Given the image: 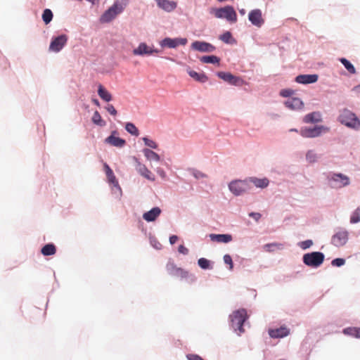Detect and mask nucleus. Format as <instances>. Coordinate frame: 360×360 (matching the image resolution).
<instances>
[{"label":"nucleus","mask_w":360,"mask_h":360,"mask_svg":"<svg viewBox=\"0 0 360 360\" xmlns=\"http://www.w3.org/2000/svg\"><path fill=\"white\" fill-rule=\"evenodd\" d=\"M166 270L170 276L179 278L181 280H186L190 283L196 281L195 275L183 268L177 266L173 261H169L167 263Z\"/></svg>","instance_id":"obj_1"},{"label":"nucleus","mask_w":360,"mask_h":360,"mask_svg":"<svg viewBox=\"0 0 360 360\" xmlns=\"http://www.w3.org/2000/svg\"><path fill=\"white\" fill-rule=\"evenodd\" d=\"M248 319L247 311L245 309H240L233 311L229 316L231 326L238 335L245 332L243 328L244 322Z\"/></svg>","instance_id":"obj_2"},{"label":"nucleus","mask_w":360,"mask_h":360,"mask_svg":"<svg viewBox=\"0 0 360 360\" xmlns=\"http://www.w3.org/2000/svg\"><path fill=\"white\" fill-rule=\"evenodd\" d=\"M338 120L342 124L349 128L358 129L360 127L359 120L355 114L347 109L341 111Z\"/></svg>","instance_id":"obj_3"},{"label":"nucleus","mask_w":360,"mask_h":360,"mask_svg":"<svg viewBox=\"0 0 360 360\" xmlns=\"http://www.w3.org/2000/svg\"><path fill=\"white\" fill-rule=\"evenodd\" d=\"M210 13H213L218 18H226L231 22H235L237 20V15L232 7L226 6L220 8H211Z\"/></svg>","instance_id":"obj_4"},{"label":"nucleus","mask_w":360,"mask_h":360,"mask_svg":"<svg viewBox=\"0 0 360 360\" xmlns=\"http://www.w3.org/2000/svg\"><path fill=\"white\" fill-rule=\"evenodd\" d=\"M325 256L321 252H312L303 255V262L308 266L316 268L324 261Z\"/></svg>","instance_id":"obj_5"},{"label":"nucleus","mask_w":360,"mask_h":360,"mask_svg":"<svg viewBox=\"0 0 360 360\" xmlns=\"http://www.w3.org/2000/svg\"><path fill=\"white\" fill-rule=\"evenodd\" d=\"M125 4L116 2L112 6L109 8L101 16L100 21L102 23L109 22L114 19L118 14L122 12Z\"/></svg>","instance_id":"obj_6"},{"label":"nucleus","mask_w":360,"mask_h":360,"mask_svg":"<svg viewBox=\"0 0 360 360\" xmlns=\"http://www.w3.org/2000/svg\"><path fill=\"white\" fill-rule=\"evenodd\" d=\"M229 190L236 195H240L249 191L251 188L248 179L245 180H235L229 185Z\"/></svg>","instance_id":"obj_7"},{"label":"nucleus","mask_w":360,"mask_h":360,"mask_svg":"<svg viewBox=\"0 0 360 360\" xmlns=\"http://www.w3.org/2000/svg\"><path fill=\"white\" fill-rule=\"evenodd\" d=\"M328 131H329V128L324 126L305 127L300 129V134L304 138H315Z\"/></svg>","instance_id":"obj_8"},{"label":"nucleus","mask_w":360,"mask_h":360,"mask_svg":"<svg viewBox=\"0 0 360 360\" xmlns=\"http://www.w3.org/2000/svg\"><path fill=\"white\" fill-rule=\"evenodd\" d=\"M349 232L345 229L340 228L332 236L331 243L336 247L345 245L348 241Z\"/></svg>","instance_id":"obj_9"},{"label":"nucleus","mask_w":360,"mask_h":360,"mask_svg":"<svg viewBox=\"0 0 360 360\" xmlns=\"http://www.w3.org/2000/svg\"><path fill=\"white\" fill-rule=\"evenodd\" d=\"M160 44L162 47H168L170 49H174L179 45H186L187 44V39L186 38L172 39L169 37H166L164 39H162Z\"/></svg>","instance_id":"obj_10"},{"label":"nucleus","mask_w":360,"mask_h":360,"mask_svg":"<svg viewBox=\"0 0 360 360\" xmlns=\"http://www.w3.org/2000/svg\"><path fill=\"white\" fill-rule=\"evenodd\" d=\"M159 53L158 49L148 46L146 43H140L137 48L133 50L134 56L153 55Z\"/></svg>","instance_id":"obj_11"},{"label":"nucleus","mask_w":360,"mask_h":360,"mask_svg":"<svg viewBox=\"0 0 360 360\" xmlns=\"http://www.w3.org/2000/svg\"><path fill=\"white\" fill-rule=\"evenodd\" d=\"M248 19L251 23L257 27H261L264 23V19L259 9L252 10L249 13Z\"/></svg>","instance_id":"obj_12"},{"label":"nucleus","mask_w":360,"mask_h":360,"mask_svg":"<svg viewBox=\"0 0 360 360\" xmlns=\"http://www.w3.org/2000/svg\"><path fill=\"white\" fill-rule=\"evenodd\" d=\"M330 182L332 186L342 188L349 184V179L342 174H334L330 178Z\"/></svg>","instance_id":"obj_13"},{"label":"nucleus","mask_w":360,"mask_h":360,"mask_svg":"<svg viewBox=\"0 0 360 360\" xmlns=\"http://www.w3.org/2000/svg\"><path fill=\"white\" fill-rule=\"evenodd\" d=\"M217 76L224 81L233 85L240 86L243 83L241 78L234 76L230 72H219Z\"/></svg>","instance_id":"obj_14"},{"label":"nucleus","mask_w":360,"mask_h":360,"mask_svg":"<svg viewBox=\"0 0 360 360\" xmlns=\"http://www.w3.org/2000/svg\"><path fill=\"white\" fill-rule=\"evenodd\" d=\"M68 40L65 34L60 35L52 40L50 44V49L55 52H58L65 46Z\"/></svg>","instance_id":"obj_15"},{"label":"nucleus","mask_w":360,"mask_h":360,"mask_svg":"<svg viewBox=\"0 0 360 360\" xmlns=\"http://www.w3.org/2000/svg\"><path fill=\"white\" fill-rule=\"evenodd\" d=\"M193 49L201 52H212L215 50V47L210 43L205 41H195L192 43Z\"/></svg>","instance_id":"obj_16"},{"label":"nucleus","mask_w":360,"mask_h":360,"mask_svg":"<svg viewBox=\"0 0 360 360\" xmlns=\"http://www.w3.org/2000/svg\"><path fill=\"white\" fill-rule=\"evenodd\" d=\"M136 171L144 178L148 180L154 181L155 178V176L152 174V172L146 167V166L138 160H136Z\"/></svg>","instance_id":"obj_17"},{"label":"nucleus","mask_w":360,"mask_h":360,"mask_svg":"<svg viewBox=\"0 0 360 360\" xmlns=\"http://www.w3.org/2000/svg\"><path fill=\"white\" fill-rule=\"evenodd\" d=\"M115 134H116V131H112L111 135L105 139V142L106 143H108V144L115 146V147H118V148L123 147L126 143L125 140L122 139L120 137L115 136Z\"/></svg>","instance_id":"obj_18"},{"label":"nucleus","mask_w":360,"mask_h":360,"mask_svg":"<svg viewBox=\"0 0 360 360\" xmlns=\"http://www.w3.org/2000/svg\"><path fill=\"white\" fill-rule=\"evenodd\" d=\"M318 80L317 75H300L296 77L295 81L300 84H312Z\"/></svg>","instance_id":"obj_19"},{"label":"nucleus","mask_w":360,"mask_h":360,"mask_svg":"<svg viewBox=\"0 0 360 360\" xmlns=\"http://www.w3.org/2000/svg\"><path fill=\"white\" fill-rule=\"evenodd\" d=\"M290 331L286 327H280L276 329H270L269 334L273 338H281L287 336Z\"/></svg>","instance_id":"obj_20"},{"label":"nucleus","mask_w":360,"mask_h":360,"mask_svg":"<svg viewBox=\"0 0 360 360\" xmlns=\"http://www.w3.org/2000/svg\"><path fill=\"white\" fill-rule=\"evenodd\" d=\"M161 210L158 207H153L152 210H150L148 212H145L143 214V218L146 221H154L160 214Z\"/></svg>","instance_id":"obj_21"},{"label":"nucleus","mask_w":360,"mask_h":360,"mask_svg":"<svg viewBox=\"0 0 360 360\" xmlns=\"http://www.w3.org/2000/svg\"><path fill=\"white\" fill-rule=\"evenodd\" d=\"M211 240L217 243H228L233 239L232 236L230 234H214L210 235Z\"/></svg>","instance_id":"obj_22"},{"label":"nucleus","mask_w":360,"mask_h":360,"mask_svg":"<svg viewBox=\"0 0 360 360\" xmlns=\"http://www.w3.org/2000/svg\"><path fill=\"white\" fill-rule=\"evenodd\" d=\"M285 105L291 110H298L302 108L303 103L298 98H291L285 102Z\"/></svg>","instance_id":"obj_23"},{"label":"nucleus","mask_w":360,"mask_h":360,"mask_svg":"<svg viewBox=\"0 0 360 360\" xmlns=\"http://www.w3.org/2000/svg\"><path fill=\"white\" fill-rule=\"evenodd\" d=\"M304 123H316L321 122V115L319 112H313L306 115L303 118Z\"/></svg>","instance_id":"obj_24"},{"label":"nucleus","mask_w":360,"mask_h":360,"mask_svg":"<svg viewBox=\"0 0 360 360\" xmlns=\"http://www.w3.org/2000/svg\"><path fill=\"white\" fill-rule=\"evenodd\" d=\"M249 184H253L256 187L264 188L268 186L269 181L267 178L259 179L257 177H250L248 179Z\"/></svg>","instance_id":"obj_25"},{"label":"nucleus","mask_w":360,"mask_h":360,"mask_svg":"<svg viewBox=\"0 0 360 360\" xmlns=\"http://www.w3.org/2000/svg\"><path fill=\"white\" fill-rule=\"evenodd\" d=\"M158 6L162 10L170 12L176 7L175 1H158Z\"/></svg>","instance_id":"obj_26"},{"label":"nucleus","mask_w":360,"mask_h":360,"mask_svg":"<svg viewBox=\"0 0 360 360\" xmlns=\"http://www.w3.org/2000/svg\"><path fill=\"white\" fill-rule=\"evenodd\" d=\"M98 94L101 99L105 101H110L112 100V95L107 91L101 84H99L98 89Z\"/></svg>","instance_id":"obj_27"},{"label":"nucleus","mask_w":360,"mask_h":360,"mask_svg":"<svg viewBox=\"0 0 360 360\" xmlns=\"http://www.w3.org/2000/svg\"><path fill=\"white\" fill-rule=\"evenodd\" d=\"M187 72L195 81L200 82L203 83L207 80V77L203 73H198V72H197L194 70H190V69H188Z\"/></svg>","instance_id":"obj_28"},{"label":"nucleus","mask_w":360,"mask_h":360,"mask_svg":"<svg viewBox=\"0 0 360 360\" xmlns=\"http://www.w3.org/2000/svg\"><path fill=\"white\" fill-rule=\"evenodd\" d=\"M104 168H105V174H106L107 178L108 179V181L110 184H112L115 186L118 185V182L116 179V177L114 175L112 170L108 166V165H107L106 163L104 164Z\"/></svg>","instance_id":"obj_29"},{"label":"nucleus","mask_w":360,"mask_h":360,"mask_svg":"<svg viewBox=\"0 0 360 360\" xmlns=\"http://www.w3.org/2000/svg\"><path fill=\"white\" fill-rule=\"evenodd\" d=\"M283 248V245L282 243H267L263 246V249L269 252H274L276 250H282Z\"/></svg>","instance_id":"obj_30"},{"label":"nucleus","mask_w":360,"mask_h":360,"mask_svg":"<svg viewBox=\"0 0 360 360\" xmlns=\"http://www.w3.org/2000/svg\"><path fill=\"white\" fill-rule=\"evenodd\" d=\"M56 249L53 244H46L41 250V252L44 256L53 255L56 253Z\"/></svg>","instance_id":"obj_31"},{"label":"nucleus","mask_w":360,"mask_h":360,"mask_svg":"<svg viewBox=\"0 0 360 360\" xmlns=\"http://www.w3.org/2000/svg\"><path fill=\"white\" fill-rule=\"evenodd\" d=\"M143 152L148 160H154L158 162L160 160V155L150 149L145 148L143 149Z\"/></svg>","instance_id":"obj_32"},{"label":"nucleus","mask_w":360,"mask_h":360,"mask_svg":"<svg viewBox=\"0 0 360 360\" xmlns=\"http://www.w3.org/2000/svg\"><path fill=\"white\" fill-rule=\"evenodd\" d=\"M343 333L345 335H351L356 338H360V328H347L343 330Z\"/></svg>","instance_id":"obj_33"},{"label":"nucleus","mask_w":360,"mask_h":360,"mask_svg":"<svg viewBox=\"0 0 360 360\" xmlns=\"http://www.w3.org/2000/svg\"><path fill=\"white\" fill-rule=\"evenodd\" d=\"M339 60L350 74L354 75L356 73V69L354 66L347 59L345 58H339Z\"/></svg>","instance_id":"obj_34"},{"label":"nucleus","mask_w":360,"mask_h":360,"mask_svg":"<svg viewBox=\"0 0 360 360\" xmlns=\"http://www.w3.org/2000/svg\"><path fill=\"white\" fill-rule=\"evenodd\" d=\"M219 58L216 56H205L200 58V61L204 63H219Z\"/></svg>","instance_id":"obj_35"},{"label":"nucleus","mask_w":360,"mask_h":360,"mask_svg":"<svg viewBox=\"0 0 360 360\" xmlns=\"http://www.w3.org/2000/svg\"><path fill=\"white\" fill-rule=\"evenodd\" d=\"M92 122L98 126L103 127L105 124V122L102 119L100 113L98 111H95L93 117Z\"/></svg>","instance_id":"obj_36"},{"label":"nucleus","mask_w":360,"mask_h":360,"mask_svg":"<svg viewBox=\"0 0 360 360\" xmlns=\"http://www.w3.org/2000/svg\"><path fill=\"white\" fill-rule=\"evenodd\" d=\"M199 266L202 269H211L212 266L210 260L206 258H200L198 261Z\"/></svg>","instance_id":"obj_37"},{"label":"nucleus","mask_w":360,"mask_h":360,"mask_svg":"<svg viewBox=\"0 0 360 360\" xmlns=\"http://www.w3.org/2000/svg\"><path fill=\"white\" fill-rule=\"evenodd\" d=\"M125 129L131 135L138 136L139 134V129L133 123H127L125 126Z\"/></svg>","instance_id":"obj_38"},{"label":"nucleus","mask_w":360,"mask_h":360,"mask_svg":"<svg viewBox=\"0 0 360 360\" xmlns=\"http://www.w3.org/2000/svg\"><path fill=\"white\" fill-rule=\"evenodd\" d=\"M360 221V207H357L351 214L350 223L356 224Z\"/></svg>","instance_id":"obj_39"},{"label":"nucleus","mask_w":360,"mask_h":360,"mask_svg":"<svg viewBox=\"0 0 360 360\" xmlns=\"http://www.w3.org/2000/svg\"><path fill=\"white\" fill-rule=\"evenodd\" d=\"M53 18V13L50 9H45L42 15V19L46 24L49 23Z\"/></svg>","instance_id":"obj_40"},{"label":"nucleus","mask_w":360,"mask_h":360,"mask_svg":"<svg viewBox=\"0 0 360 360\" xmlns=\"http://www.w3.org/2000/svg\"><path fill=\"white\" fill-rule=\"evenodd\" d=\"M306 158L308 162L313 163L316 161L317 155L313 150H309L306 155Z\"/></svg>","instance_id":"obj_41"},{"label":"nucleus","mask_w":360,"mask_h":360,"mask_svg":"<svg viewBox=\"0 0 360 360\" xmlns=\"http://www.w3.org/2000/svg\"><path fill=\"white\" fill-rule=\"evenodd\" d=\"M143 141L146 146L151 148L156 149L158 148V144L154 141L149 139L147 137H143Z\"/></svg>","instance_id":"obj_42"},{"label":"nucleus","mask_w":360,"mask_h":360,"mask_svg":"<svg viewBox=\"0 0 360 360\" xmlns=\"http://www.w3.org/2000/svg\"><path fill=\"white\" fill-rule=\"evenodd\" d=\"M191 173H192L193 176L196 179H203V178L207 177V175L205 174H204L203 172H202L199 170H197V169H192Z\"/></svg>","instance_id":"obj_43"},{"label":"nucleus","mask_w":360,"mask_h":360,"mask_svg":"<svg viewBox=\"0 0 360 360\" xmlns=\"http://www.w3.org/2000/svg\"><path fill=\"white\" fill-rule=\"evenodd\" d=\"M232 38V35L231 34L230 32H224L223 34H221L220 37H219V39L225 42V43H229L230 42V39Z\"/></svg>","instance_id":"obj_44"},{"label":"nucleus","mask_w":360,"mask_h":360,"mask_svg":"<svg viewBox=\"0 0 360 360\" xmlns=\"http://www.w3.org/2000/svg\"><path fill=\"white\" fill-rule=\"evenodd\" d=\"M223 259L224 263L229 266V269L232 270L233 269V263L231 257L229 255H225Z\"/></svg>","instance_id":"obj_45"},{"label":"nucleus","mask_w":360,"mask_h":360,"mask_svg":"<svg viewBox=\"0 0 360 360\" xmlns=\"http://www.w3.org/2000/svg\"><path fill=\"white\" fill-rule=\"evenodd\" d=\"M312 244H313L312 240H307L301 242L300 244V247L303 250H306V249L310 248L312 245Z\"/></svg>","instance_id":"obj_46"},{"label":"nucleus","mask_w":360,"mask_h":360,"mask_svg":"<svg viewBox=\"0 0 360 360\" xmlns=\"http://www.w3.org/2000/svg\"><path fill=\"white\" fill-rule=\"evenodd\" d=\"M345 260L342 258L335 259L331 262L332 265L335 266H341L343 264H345Z\"/></svg>","instance_id":"obj_47"},{"label":"nucleus","mask_w":360,"mask_h":360,"mask_svg":"<svg viewBox=\"0 0 360 360\" xmlns=\"http://www.w3.org/2000/svg\"><path fill=\"white\" fill-rule=\"evenodd\" d=\"M105 109L106 110L112 115H114L115 116L117 113L116 109L115 108V107L111 105V104H108L106 107H105Z\"/></svg>","instance_id":"obj_48"},{"label":"nucleus","mask_w":360,"mask_h":360,"mask_svg":"<svg viewBox=\"0 0 360 360\" xmlns=\"http://www.w3.org/2000/svg\"><path fill=\"white\" fill-rule=\"evenodd\" d=\"M293 93V91L291 89H283L280 92V95L283 97H289Z\"/></svg>","instance_id":"obj_49"},{"label":"nucleus","mask_w":360,"mask_h":360,"mask_svg":"<svg viewBox=\"0 0 360 360\" xmlns=\"http://www.w3.org/2000/svg\"><path fill=\"white\" fill-rule=\"evenodd\" d=\"M178 251L179 253L183 254L184 255L188 254V250L184 245H180L178 248Z\"/></svg>","instance_id":"obj_50"},{"label":"nucleus","mask_w":360,"mask_h":360,"mask_svg":"<svg viewBox=\"0 0 360 360\" xmlns=\"http://www.w3.org/2000/svg\"><path fill=\"white\" fill-rule=\"evenodd\" d=\"M249 216L250 217L253 218L256 221H259L262 217L261 214H259L258 212H251L249 214Z\"/></svg>","instance_id":"obj_51"},{"label":"nucleus","mask_w":360,"mask_h":360,"mask_svg":"<svg viewBox=\"0 0 360 360\" xmlns=\"http://www.w3.org/2000/svg\"><path fill=\"white\" fill-rule=\"evenodd\" d=\"M188 360H204L197 354H191L188 356Z\"/></svg>","instance_id":"obj_52"},{"label":"nucleus","mask_w":360,"mask_h":360,"mask_svg":"<svg viewBox=\"0 0 360 360\" xmlns=\"http://www.w3.org/2000/svg\"><path fill=\"white\" fill-rule=\"evenodd\" d=\"M178 240V237L175 235H173L169 237V243L173 245L176 243V242Z\"/></svg>","instance_id":"obj_53"},{"label":"nucleus","mask_w":360,"mask_h":360,"mask_svg":"<svg viewBox=\"0 0 360 360\" xmlns=\"http://www.w3.org/2000/svg\"><path fill=\"white\" fill-rule=\"evenodd\" d=\"M352 91L358 96L360 95V84L354 86Z\"/></svg>","instance_id":"obj_54"},{"label":"nucleus","mask_w":360,"mask_h":360,"mask_svg":"<svg viewBox=\"0 0 360 360\" xmlns=\"http://www.w3.org/2000/svg\"><path fill=\"white\" fill-rule=\"evenodd\" d=\"M157 172L162 176V177H165V172L162 169H158L157 170Z\"/></svg>","instance_id":"obj_55"},{"label":"nucleus","mask_w":360,"mask_h":360,"mask_svg":"<svg viewBox=\"0 0 360 360\" xmlns=\"http://www.w3.org/2000/svg\"><path fill=\"white\" fill-rule=\"evenodd\" d=\"M93 102H94L96 105H99V101H98L97 99H94V100H93Z\"/></svg>","instance_id":"obj_56"},{"label":"nucleus","mask_w":360,"mask_h":360,"mask_svg":"<svg viewBox=\"0 0 360 360\" xmlns=\"http://www.w3.org/2000/svg\"><path fill=\"white\" fill-rule=\"evenodd\" d=\"M245 10L244 9H241L240 10V13L242 14V15H244L245 14Z\"/></svg>","instance_id":"obj_57"},{"label":"nucleus","mask_w":360,"mask_h":360,"mask_svg":"<svg viewBox=\"0 0 360 360\" xmlns=\"http://www.w3.org/2000/svg\"><path fill=\"white\" fill-rule=\"evenodd\" d=\"M290 131H297V129H290Z\"/></svg>","instance_id":"obj_58"}]
</instances>
